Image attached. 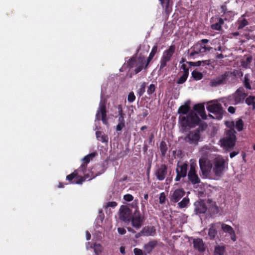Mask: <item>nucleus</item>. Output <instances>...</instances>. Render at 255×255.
<instances>
[{
  "instance_id": "nucleus-1",
  "label": "nucleus",
  "mask_w": 255,
  "mask_h": 255,
  "mask_svg": "<svg viewBox=\"0 0 255 255\" xmlns=\"http://www.w3.org/2000/svg\"><path fill=\"white\" fill-rule=\"evenodd\" d=\"M190 107L188 105L181 106L178 110L180 115L179 117V122L182 128H193L200 122V119L197 114L193 111L190 112Z\"/></svg>"
},
{
  "instance_id": "nucleus-2",
  "label": "nucleus",
  "mask_w": 255,
  "mask_h": 255,
  "mask_svg": "<svg viewBox=\"0 0 255 255\" xmlns=\"http://www.w3.org/2000/svg\"><path fill=\"white\" fill-rule=\"evenodd\" d=\"M232 126L233 127V128L226 130V136L221 139V142L224 147L233 149L236 142L237 138L236 134L237 132L234 129V122L232 123Z\"/></svg>"
},
{
  "instance_id": "nucleus-3",
  "label": "nucleus",
  "mask_w": 255,
  "mask_h": 255,
  "mask_svg": "<svg viewBox=\"0 0 255 255\" xmlns=\"http://www.w3.org/2000/svg\"><path fill=\"white\" fill-rule=\"evenodd\" d=\"M207 110L210 113L214 114V116L209 115V116L218 120L223 118V115L226 112L224 110L222 105L217 102H210L207 106Z\"/></svg>"
},
{
  "instance_id": "nucleus-4",
  "label": "nucleus",
  "mask_w": 255,
  "mask_h": 255,
  "mask_svg": "<svg viewBox=\"0 0 255 255\" xmlns=\"http://www.w3.org/2000/svg\"><path fill=\"white\" fill-rule=\"evenodd\" d=\"M95 155L96 153L93 152L85 156L83 158V163L78 169L75 170L73 172L68 175L66 176V179L67 180H71L73 178L78 177L79 173H84L87 169L88 164Z\"/></svg>"
},
{
  "instance_id": "nucleus-5",
  "label": "nucleus",
  "mask_w": 255,
  "mask_h": 255,
  "mask_svg": "<svg viewBox=\"0 0 255 255\" xmlns=\"http://www.w3.org/2000/svg\"><path fill=\"white\" fill-rule=\"evenodd\" d=\"M175 46L171 45L167 49L165 50L160 61L159 70L163 69L167 66V63L169 62L175 52Z\"/></svg>"
},
{
  "instance_id": "nucleus-6",
  "label": "nucleus",
  "mask_w": 255,
  "mask_h": 255,
  "mask_svg": "<svg viewBox=\"0 0 255 255\" xmlns=\"http://www.w3.org/2000/svg\"><path fill=\"white\" fill-rule=\"evenodd\" d=\"M144 220V216L141 214L138 207L136 206L130 221L132 226L136 229H139L141 227Z\"/></svg>"
},
{
  "instance_id": "nucleus-7",
  "label": "nucleus",
  "mask_w": 255,
  "mask_h": 255,
  "mask_svg": "<svg viewBox=\"0 0 255 255\" xmlns=\"http://www.w3.org/2000/svg\"><path fill=\"white\" fill-rule=\"evenodd\" d=\"M106 103L105 100H101L99 108L96 114V120L97 121L101 120L105 125L108 123Z\"/></svg>"
},
{
  "instance_id": "nucleus-8",
  "label": "nucleus",
  "mask_w": 255,
  "mask_h": 255,
  "mask_svg": "<svg viewBox=\"0 0 255 255\" xmlns=\"http://www.w3.org/2000/svg\"><path fill=\"white\" fill-rule=\"evenodd\" d=\"M87 169L84 173H79V177L73 178L71 180H68L70 184H82L86 179L90 178L91 180L100 174H94L93 172L91 171L89 173H86Z\"/></svg>"
},
{
  "instance_id": "nucleus-9",
  "label": "nucleus",
  "mask_w": 255,
  "mask_h": 255,
  "mask_svg": "<svg viewBox=\"0 0 255 255\" xmlns=\"http://www.w3.org/2000/svg\"><path fill=\"white\" fill-rule=\"evenodd\" d=\"M232 75V72L226 71L223 74L212 79L210 82V85L212 87H216L220 85L225 84Z\"/></svg>"
},
{
  "instance_id": "nucleus-10",
  "label": "nucleus",
  "mask_w": 255,
  "mask_h": 255,
  "mask_svg": "<svg viewBox=\"0 0 255 255\" xmlns=\"http://www.w3.org/2000/svg\"><path fill=\"white\" fill-rule=\"evenodd\" d=\"M188 165L185 162H178L176 168V176L175 179L176 181H179L181 178H184L187 175Z\"/></svg>"
},
{
  "instance_id": "nucleus-11",
  "label": "nucleus",
  "mask_w": 255,
  "mask_h": 255,
  "mask_svg": "<svg viewBox=\"0 0 255 255\" xmlns=\"http://www.w3.org/2000/svg\"><path fill=\"white\" fill-rule=\"evenodd\" d=\"M196 165L192 163L190 165V169L188 173V179L189 181L193 185L199 184L201 180L197 173L196 170Z\"/></svg>"
},
{
  "instance_id": "nucleus-12",
  "label": "nucleus",
  "mask_w": 255,
  "mask_h": 255,
  "mask_svg": "<svg viewBox=\"0 0 255 255\" xmlns=\"http://www.w3.org/2000/svg\"><path fill=\"white\" fill-rule=\"evenodd\" d=\"M225 168V160L222 158H216L213 171L216 176L221 177Z\"/></svg>"
},
{
  "instance_id": "nucleus-13",
  "label": "nucleus",
  "mask_w": 255,
  "mask_h": 255,
  "mask_svg": "<svg viewBox=\"0 0 255 255\" xmlns=\"http://www.w3.org/2000/svg\"><path fill=\"white\" fill-rule=\"evenodd\" d=\"M132 211L127 206H122L120 209L119 218L125 223H129L132 215Z\"/></svg>"
},
{
  "instance_id": "nucleus-14",
  "label": "nucleus",
  "mask_w": 255,
  "mask_h": 255,
  "mask_svg": "<svg viewBox=\"0 0 255 255\" xmlns=\"http://www.w3.org/2000/svg\"><path fill=\"white\" fill-rule=\"evenodd\" d=\"M167 165L162 164L157 166L154 170V174L157 179L163 181L167 174Z\"/></svg>"
},
{
  "instance_id": "nucleus-15",
  "label": "nucleus",
  "mask_w": 255,
  "mask_h": 255,
  "mask_svg": "<svg viewBox=\"0 0 255 255\" xmlns=\"http://www.w3.org/2000/svg\"><path fill=\"white\" fill-rule=\"evenodd\" d=\"M200 138V134L198 131H191L185 137L184 140L186 142L190 144H197Z\"/></svg>"
},
{
  "instance_id": "nucleus-16",
  "label": "nucleus",
  "mask_w": 255,
  "mask_h": 255,
  "mask_svg": "<svg viewBox=\"0 0 255 255\" xmlns=\"http://www.w3.org/2000/svg\"><path fill=\"white\" fill-rule=\"evenodd\" d=\"M164 10L166 17H168L172 12L173 0H159Z\"/></svg>"
},
{
  "instance_id": "nucleus-17",
  "label": "nucleus",
  "mask_w": 255,
  "mask_h": 255,
  "mask_svg": "<svg viewBox=\"0 0 255 255\" xmlns=\"http://www.w3.org/2000/svg\"><path fill=\"white\" fill-rule=\"evenodd\" d=\"M199 165L203 175L206 177L209 175L212 168V164L209 162L200 160Z\"/></svg>"
},
{
  "instance_id": "nucleus-18",
  "label": "nucleus",
  "mask_w": 255,
  "mask_h": 255,
  "mask_svg": "<svg viewBox=\"0 0 255 255\" xmlns=\"http://www.w3.org/2000/svg\"><path fill=\"white\" fill-rule=\"evenodd\" d=\"M194 205V212L196 215L204 214L207 210V206L203 201H196Z\"/></svg>"
},
{
  "instance_id": "nucleus-19",
  "label": "nucleus",
  "mask_w": 255,
  "mask_h": 255,
  "mask_svg": "<svg viewBox=\"0 0 255 255\" xmlns=\"http://www.w3.org/2000/svg\"><path fill=\"white\" fill-rule=\"evenodd\" d=\"M185 194V192L183 189H177L172 195L170 200L172 202L177 203L184 196Z\"/></svg>"
},
{
  "instance_id": "nucleus-20",
  "label": "nucleus",
  "mask_w": 255,
  "mask_h": 255,
  "mask_svg": "<svg viewBox=\"0 0 255 255\" xmlns=\"http://www.w3.org/2000/svg\"><path fill=\"white\" fill-rule=\"evenodd\" d=\"M193 247L199 252L203 253L206 250V247L202 239L200 238L194 239L193 241Z\"/></svg>"
},
{
  "instance_id": "nucleus-21",
  "label": "nucleus",
  "mask_w": 255,
  "mask_h": 255,
  "mask_svg": "<svg viewBox=\"0 0 255 255\" xmlns=\"http://www.w3.org/2000/svg\"><path fill=\"white\" fill-rule=\"evenodd\" d=\"M221 227L222 229L224 232L229 234L231 239L233 242H235L236 241L237 238L235 232L233 228L231 226L227 225L224 223H222Z\"/></svg>"
},
{
  "instance_id": "nucleus-22",
  "label": "nucleus",
  "mask_w": 255,
  "mask_h": 255,
  "mask_svg": "<svg viewBox=\"0 0 255 255\" xmlns=\"http://www.w3.org/2000/svg\"><path fill=\"white\" fill-rule=\"evenodd\" d=\"M181 69L183 70V74L177 81L178 84H182L186 81L189 75V68L185 64H182Z\"/></svg>"
},
{
  "instance_id": "nucleus-23",
  "label": "nucleus",
  "mask_w": 255,
  "mask_h": 255,
  "mask_svg": "<svg viewBox=\"0 0 255 255\" xmlns=\"http://www.w3.org/2000/svg\"><path fill=\"white\" fill-rule=\"evenodd\" d=\"M247 94L245 92L240 89L237 90L234 95L235 104H238L243 102Z\"/></svg>"
},
{
  "instance_id": "nucleus-24",
  "label": "nucleus",
  "mask_w": 255,
  "mask_h": 255,
  "mask_svg": "<svg viewBox=\"0 0 255 255\" xmlns=\"http://www.w3.org/2000/svg\"><path fill=\"white\" fill-rule=\"evenodd\" d=\"M190 49L191 50V52L190 53L189 52L190 50H188V53L189 54L190 57H193L196 54L203 53L201 48V44L199 41H198L196 44L194 45Z\"/></svg>"
},
{
  "instance_id": "nucleus-25",
  "label": "nucleus",
  "mask_w": 255,
  "mask_h": 255,
  "mask_svg": "<svg viewBox=\"0 0 255 255\" xmlns=\"http://www.w3.org/2000/svg\"><path fill=\"white\" fill-rule=\"evenodd\" d=\"M141 233L144 236H154L156 234V230L153 226H146L142 229Z\"/></svg>"
},
{
  "instance_id": "nucleus-26",
  "label": "nucleus",
  "mask_w": 255,
  "mask_h": 255,
  "mask_svg": "<svg viewBox=\"0 0 255 255\" xmlns=\"http://www.w3.org/2000/svg\"><path fill=\"white\" fill-rule=\"evenodd\" d=\"M193 110L200 115L203 120L207 119L204 106L202 104H196L194 106Z\"/></svg>"
},
{
  "instance_id": "nucleus-27",
  "label": "nucleus",
  "mask_w": 255,
  "mask_h": 255,
  "mask_svg": "<svg viewBox=\"0 0 255 255\" xmlns=\"http://www.w3.org/2000/svg\"><path fill=\"white\" fill-rule=\"evenodd\" d=\"M219 224H220L219 223ZM218 224H212L209 229L208 236L210 240H214L217 235Z\"/></svg>"
},
{
  "instance_id": "nucleus-28",
  "label": "nucleus",
  "mask_w": 255,
  "mask_h": 255,
  "mask_svg": "<svg viewBox=\"0 0 255 255\" xmlns=\"http://www.w3.org/2000/svg\"><path fill=\"white\" fill-rule=\"evenodd\" d=\"M227 20L226 18H222L220 17L218 18L217 22L211 25V28L213 30L221 31L222 30V25L224 23V21Z\"/></svg>"
},
{
  "instance_id": "nucleus-29",
  "label": "nucleus",
  "mask_w": 255,
  "mask_h": 255,
  "mask_svg": "<svg viewBox=\"0 0 255 255\" xmlns=\"http://www.w3.org/2000/svg\"><path fill=\"white\" fill-rule=\"evenodd\" d=\"M157 241L156 240H152L146 244L144 246V249L147 254H150L155 247L157 245Z\"/></svg>"
},
{
  "instance_id": "nucleus-30",
  "label": "nucleus",
  "mask_w": 255,
  "mask_h": 255,
  "mask_svg": "<svg viewBox=\"0 0 255 255\" xmlns=\"http://www.w3.org/2000/svg\"><path fill=\"white\" fill-rule=\"evenodd\" d=\"M96 135V137L99 141L103 143H108L109 139L108 136L103 132L101 131H97Z\"/></svg>"
},
{
  "instance_id": "nucleus-31",
  "label": "nucleus",
  "mask_w": 255,
  "mask_h": 255,
  "mask_svg": "<svg viewBox=\"0 0 255 255\" xmlns=\"http://www.w3.org/2000/svg\"><path fill=\"white\" fill-rule=\"evenodd\" d=\"M158 46L157 45H155L153 46L150 53H149V56L147 58L146 63L145 66V68H146L150 63V62L152 60L156 53L157 52Z\"/></svg>"
},
{
  "instance_id": "nucleus-32",
  "label": "nucleus",
  "mask_w": 255,
  "mask_h": 255,
  "mask_svg": "<svg viewBox=\"0 0 255 255\" xmlns=\"http://www.w3.org/2000/svg\"><path fill=\"white\" fill-rule=\"evenodd\" d=\"M200 43L201 44V48L202 51L203 53H205L207 51H210L212 49V47L210 46H206L205 44L209 42V40L207 39H203L199 41Z\"/></svg>"
},
{
  "instance_id": "nucleus-33",
  "label": "nucleus",
  "mask_w": 255,
  "mask_h": 255,
  "mask_svg": "<svg viewBox=\"0 0 255 255\" xmlns=\"http://www.w3.org/2000/svg\"><path fill=\"white\" fill-rule=\"evenodd\" d=\"M225 252V248L224 246L217 245L215 247L214 255H224Z\"/></svg>"
},
{
  "instance_id": "nucleus-34",
  "label": "nucleus",
  "mask_w": 255,
  "mask_h": 255,
  "mask_svg": "<svg viewBox=\"0 0 255 255\" xmlns=\"http://www.w3.org/2000/svg\"><path fill=\"white\" fill-rule=\"evenodd\" d=\"M237 22L238 24V29L239 30L243 29L249 24L248 21L245 18H239Z\"/></svg>"
},
{
  "instance_id": "nucleus-35",
  "label": "nucleus",
  "mask_w": 255,
  "mask_h": 255,
  "mask_svg": "<svg viewBox=\"0 0 255 255\" xmlns=\"http://www.w3.org/2000/svg\"><path fill=\"white\" fill-rule=\"evenodd\" d=\"M144 62L143 59L141 58L138 59V62L135 65V69L134 70L135 74H136L140 72L143 68Z\"/></svg>"
},
{
  "instance_id": "nucleus-36",
  "label": "nucleus",
  "mask_w": 255,
  "mask_h": 255,
  "mask_svg": "<svg viewBox=\"0 0 255 255\" xmlns=\"http://www.w3.org/2000/svg\"><path fill=\"white\" fill-rule=\"evenodd\" d=\"M118 113H119V119H118L119 123L125 124V121L124 117L125 114L123 113V109H122V107L121 105L118 106Z\"/></svg>"
},
{
  "instance_id": "nucleus-37",
  "label": "nucleus",
  "mask_w": 255,
  "mask_h": 255,
  "mask_svg": "<svg viewBox=\"0 0 255 255\" xmlns=\"http://www.w3.org/2000/svg\"><path fill=\"white\" fill-rule=\"evenodd\" d=\"M159 148L161 151L162 156H165L168 150V147L166 142L164 141H161L160 143Z\"/></svg>"
},
{
  "instance_id": "nucleus-38",
  "label": "nucleus",
  "mask_w": 255,
  "mask_h": 255,
  "mask_svg": "<svg viewBox=\"0 0 255 255\" xmlns=\"http://www.w3.org/2000/svg\"><path fill=\"white\" fill-rule=\"evenodd\" d=\"M245 102L248 105H252L253 107V109H255V96H249L246 98Z\"/></svg>"
},
{
  "instance_id": "nucleus-39",
  "label": "nucleus",
  "mask_w": 255,
  "mask_h": 255,
  "mask_svg": "<svg viewBox=\"0 0 255 255\" xmlns=\"http://www.w3.org/2000/svg\"><path fill=\"white\" fill-rule=\"evenodd\" d=\"M236 129L238 131H241L244 129V122L241 119H238L235 124Z\"/></svg>"
},
{
  "instance_id": "nucleus-40",
  "label": "nucleus",
  "mask_w": 255,
  "mask_h": 255,
  "mask_svg": "<svg viewBox=\"0 0 255 255\" xmlns=\"http://www.w3.org/2000/svg\"><path fill=\"white\" fill-rule=\"evenodd\" d=\"M244 85L245 88L248 90H251L252 87L250 84V80L249 79V74H247L244 77Z\"/></svg>"
},
{
  "instance_id": "nucleus-41",
  "label": "nucleus",
  "mask_w": 255,
  "mask_h": 255,
  "mask_svg": "<svg viewBox=\"0 0 255 255\" xmlns=\"http://www.w3.org/2000/svg\"><path fill=\"white\" fill-rule=\"evenodd\" d=\"M191 75L193 79L196 81L202 79L203 77L202 73L196 71H192Z\"/></svg>"
},
{
  "instance_id": "nucleus-42",
  "label": "nucleus",
  "mask_w": 255,
  "mask_h": 255,
  "mask_svg": "<svg viewBox=\"0 0 255 255\" xmlns=\"http://www.w3.org/2000/svg\"><path fill=\"white\" fill-rule=\"evenodd\" d=\"M146 85L147 83L145 82H143L141 84L140 88L138 89L137 91V94L139 95V97L142 96L144 93L145 91Z\"/></svg>"
},
{
  "instance_id": "nucleus-43",
  "label": "nucleus",
  "mask_w": 255,
  "mask_h": 255,
  "mask_svg": "<svg viewBox=\"0 0 255 255\" xmlns=\"http://www.w3.org/2000/svg\"><path fill=\"white\" fill-rule=\"evenodd\" d=\"M189 202V199L187 198H184L181 201L178 203V206L180 208H185Z\"/></svg>"
},
{
  "instance_id": "nucleus-44",
  "label": "nucleus",
  "mask_w": 255,
  "mask_h": 255,
  "mask_svg": "<svg viewBox=\"0 0 255 255\" xmlns=\"http://www.w3.org/2000/svg\"><path fill=\"white\" fill-rule=\"evenodd\" d=\"M137 62H138V59L136 60L134 58H132L128 62V67L129 68H132L133 67L135 66V65L137 63Z\"/></svg>"
},
{
  "instance_id": "nucleus-45",
  "label": "nucleus",
  "mask_w": 255,
  "mask_h": 255,
  "mask_svg": "<svg viewBox=\"0 0 255 255\" xmlns=\"http://www.w3.org/2000/svg\"><path fill=\"white\" fill-rule=\"evenodd\" d=\"M210 209L213 214H216L219 213V210L218 207L217 206L215 202L212 203L211 206L210 207Z\"/></svg>"
},
{
  "instance_id": "nucleus-46",
  "label": "nucleus",
  "mask_w": 255,
  "mask_h": 255,
  "mask_svg": "<svg viewBox=\"0 0 255 255\" xmlns=\"http://www.w3.org/2000/svg\"><path fill=\"white\" fill-rule=\"evenodd\" d=\"M155 90V86L154 84H151L148 87L147 93L148 95H150L152 94Z\"/></svg>"
},
{
  "instance_id": "nucleus-47",
  "label": "nucleus",
  "mask_w": 255,
  "mask_h": 255,
  "mask_svg": "<svg viewBox=\"0 0 255 255\" xmlns=\"http://www.w3.org/2000/svg\"><path fill=\"white\" fill-rule=\"evenodd\" d=\"M135 100V96L133 92H130L128 97V101L129 103H132Z\"/></svg>"
},
{
  "instance_id": "nucleus-48",
  "label": "nucleus",
  "mask_w": 255,
  "mask_h": 255,
  "mask_svg": "<svg viewBox=\"0 0 255 255\" xmlns=\"http://www.w3.org/2000/svg\"><path fill=\"white\" fill-rule=\"evenodd\" d=\"M166 200V196L164 192H162L160 194L159 202L160 204H163L165 203Z\"/></svg>"
},
{
  "instance_id": "nucleus-49",
  "label": "nucleus",
  "mask_w": 255,
  "mask_h": 255,
  "mask_svg": "<svg viewBox=\"0 0 255 255\" xmlns=\"http://www.w3.org/2000/svg\"><path fill=\"white\" fill-rule=\"evenodd\" d=\"M124 199L127 201H131L133 199V197L132 195L129 194H127L124 195Z\"/></svg>"
},
{
  "instance_id": "nucleus-50",
  "label": "nucleus",
  "mask_w": 255,
  "mask_h": 255,
  "mask_svg": "<svg viewBox=\"0 0 255 255\" xmlns=\"http://www.w3.org/2000/svg\"><path fill=\"white\" fill-rule=\"evenodd\" d=\"M133 253L134 254V255H143V251L139 249L138 248H134L133 249Z\"/></svg>"
},
{
  "instance_id": "nucleus-51",
  "label": "nucleus",
  "mask_w": 255,
  "mask_h": 255,
  "mask_svg": "<svg viewBox=\"0 0 255 255\" xmlns=\"http://www.w3.org/2000/svg\"><path fill=\"white\" fill-rule=\"evenodd\" d=\"M117 206V203L116 202L112 201V202H109L108 203H107L106 207H112V208H115Z\"/></svg>"
},
{
  "instance_id": "nucleus-52",
  "label": "nucleus",
  "mask_w": 255,
  "mask_h": 255,
  "mask_svg": "<svg viewBox=\"0 0 255 255\" xmlns=\"http://www.w3.org/2000/svg\"><path fill=\"white\" fill-rule=\"evenodd\" d=\"M125 127V124H120L118 123L116 127V130L120 131L122 130V129Z\"/></svg>"
},
{
  "instance_id": "nucleus-53",
  "label": "nucleus",
  "mask_w": 255,
  "mask_h": 255,
  "mask_svg": "<svg viewBox=\"0 0 255 255\" xmlns=\"http://www.w3.org/2000/svg\"><path fill=\"white\" fill-rule=\"evenodd\" d=\"M118 232L121 235H124L126 233V231L124 228H118Z\"/></svg>"
},
{
  "instance_id": "nucleus-54",
  "label": "nucleus",
  "mask_w": 255,
  "mask_h": 255,
  "mask_svg": "<svg viewBox=\"0 0 255 255\" xmlns=\"http://www.w3.org/2000/svg\"><path fill=\"white\" fill-rule=\"evenodd\" d=\"M228 111L229 113H230L231 114H234L236 112V109L235 107H232V106H230L228 108Z\"/></svg>"
},
{
  "instance_id": "nucleus-55",
  "label": "nucleus",
  "mask_w": 255,
  "mask_h": 255,
  "mask_svg": "<svg viewBox=\"0 0 255 255\" xmlns=\"http://www.w3.org/2000/svg\"><path fill=\"white\" fill-rule=\"evenodd\" d=\"M205 130L204 126L202 125H200L198 128H197L195 131H198V133H200L201 131H203Z\"/></svg>"
},
{
  "instance_id": "nucleus-56",
  "label": "nucleus",
  "mask_w": 255,
  "mask_h": 255,
  "mask_svg": "<svg viewBox=\"0 0 255 255\" xmlns=\"http://www.w3.org/2000/svg\"><path fill=\"white\" fill-rule=\"evenodd\" d=\"M239 153V152L238 151H234L230 153V157L232 158H233L234 157H235L236 155H237V154H238Z\"/></svg>"
},
{
  "instance_id": "nucleus-57",
  "label": "nucleus",
  "mask_w": 255,
  "mask_h": 255,
  "mask_svg": "<svg viewBox=\"0 0 255 255\" xmlns=\"http://www.w3.org/2000/svg\"><path fill=\"white\" fill-rule=\"evenodd\" d=\"M120 251L122 255L125 254L126 252H125V247L121 246L120 248Z\"/></svg>"
},
{
  "instance_id": "nucleus-58",
  "label": "nucleus",
  "mask_w": 255,
  "mask_h": 255,
  "mask_svg": "<svg viewBox=\"0 0 255 255\" xmlns=\"http://www.w3.org/2000/svg\"><path fill=\"white\" fill-rule=\"evenodd\" d=\"M202 63L203 64V65H209L210 64V60H208L202 61Z\"/></svg>"
},
{
  "instance_id": "nucleus-59",
  "label": "nucleus",
  "mask_w": 255,
  "mask_h": 255,
  "mask_svg": "<svg viewBox=\"0 0 255 255\" xmlns=\"http://www.w3.org/2000/svg\"><path fill=\"white\" fill-rule=\"evenodd\" d=\"M224 57V56L223 55V54L222 53H220V54H218L216 56V58L218 59H222Z\"/></svg>"
},
{
  "instance_id": "nucleus-60",
  "label": "nucleus",
  "mask_w": 255,
  "mask_h": 255,
  "mask_svg": "<svg viewBox=\"0 0 255 255\" xmlns=\"http://www.w3.org/2000/svg\"><path fill=\"white\" fill-rule=\"evenodd\" d=\"M195 66H200L202 65V61H198L197 62H194Z\"/></svg>"
},
{
  "instance_id": "nucleus-61",
  "label": "nucleus",
  "mask_w": 255,
  "mask_h": 255,
  "mask_svg": "<svg viewBox=\"0 0 255 255\" xmlns=\"http://www.w3.org/2000/svg\"><path fill=\"white\" fill-rule=\"evenodd\" d=\"M148 114V112L146 110H144L142 113V116L143 117H146Z\"/></svg>"
},
{
  "instance_id": "nucleus-62",
  "label": "nucleus",
  "mask_w": 255,
  "mask_h": 255,
  "mask_svg": "<svg viewBox=\"0 0 255 255\" xmlns=\"http://www.w3.org/2000/svg\"><path fill=\"white\" fill-rule=\"evenodd\" d=\"M90 239H91V235L88 232H86V239H87V240H90Z\"/></svg>"
},
{
  "instance_id": "nucleus-63",
  "label": "nucleus",
  "mask_w": 255,
  "mask_h": 255,
  "mask_svg": "<svg viewBox=\"0 0 255 255\" xmlns=\"http://www.w3.org/2000/svg\"><path fill=\"white\" fill-rule=\"evenodd\" d=\"M127 229H128V232H131V233H135L134 230L133 229H132L131 228H130V227H128L127 228Z\"/></svg>"
},
{
  "instance_id": "nucleus-64",
  "label": "nucleus",
  "mask_w": 255,
  "mask_h": 255,
  "mask_svg": "<svg viewBox=\"0 0 255 255\" xmlns=\"http://www.w3.org/2000/svg\"><path fill=\"white\" fill-rule=\"evenodd\" d=\"M222 9V11L223 12L224 14H225L226 12V6H222L221 7Z\"/></svg>"
}]
</instances>
